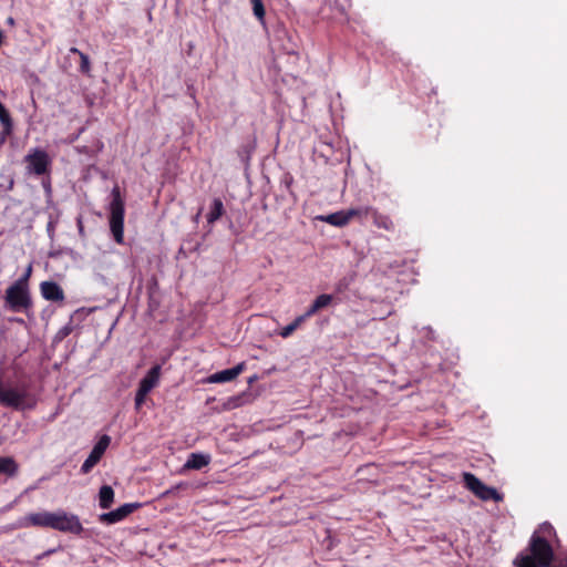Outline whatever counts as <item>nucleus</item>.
I'll use <instances>...</instances> for the list:
<instances>
[{"mask_svg": "<svg viewBox=\"0 0 567 567\" xmlns=\"http://www.w3.org/2000/svg\"><path fill=\"white\" fill-rule=\"evenodd\" d=\"M4 307L13 312L28 313L32 307V300L28 287H21L20 282H13L6 290Z\"/></svg>", "mask_w": 567, "mask_h": 567, "instance_id": "nucleus-3", "label": "nucleus"}, {"mask_svg": "<svg viewBox=\"0 0 567 567\" xmlns=\"http://www.w3.org/2000/svg\"><path fill=\"white\" fill-rule=\"evenodd\" d=\"M161 369L159 364L152 367L140 382L145 385V388L153 390L159 382Z\"/></svg>", "mask_w": 567, "mask_h": 567, "instance_id": "nucleus-15", "label": "nucleus"}, {"mask_svg": "<svg viewBox=\"0 0 567 567\" xmlns=\"http://www.w3.org/2000/svg\"><path fill=\"white\" fill-rule=\"evenodd\" d=\"M76 225H78L79 234L81 236H83L84 235V227H83V223H82V218L81 217L78 218Z\"/></svg>", "mask_w": 567, "mask_h": 567, "instance_id": "nucleus-33", "label": "nucleus"}, {"mask_svg": "<svg viewBox=\"0 0 567 567\" xmlns=\"http://www.w3.org/2000/svg\"><path fill=\"white\" fill-rule=\"evenodd\" d=\"M551 538L558 547L559 539L554 527L547 522L540 524L530 537L527 548L529 553H519L514 559V565L516 567H567V550H557L555 554L550 545Z\"/></svg>", "mask_w": 567, "mask_h": 567, "instance_id": "nucleus-1", "label": "nucleus"}, {"mask_svg": "<svg viewBox=\"0 0 567 567\" xmlns=\"http://www.w3.org/2000/svg\"><path fill=\"white\" fill-rule=\"evenodd\" d=\"M371 217L373 218L375 226L379 228L389 230L393 226L392 220L388 216L379 214L375 209L372 212Z\"/></svg>", "mask_w": 567, "mask_h": 567, "instance_id": "nucleus-22", "label": "nucleus"}, {"mask_svg": "<svg viewBox=\"0 0 567 567\" xmlns=\"http://www.w3.org/2000/svg\"><path fill=\"white\" fill-rule=\"evenodd\" d=\"M112 200L110 203V217L109 225L110 230L113 236V239L117 244H123L124 241V215H125V204L121 196V190L118 186H114L111 192Z\"/></svg>", "mask_w": 567, "mask_h": 567, "instance_id": "nucleus-2", "label": "nucleus"}, {"mask_svg": "<svg viewBox=\"0 0 567 567\" xmlns=\"http://www.w3.org/2000/svg\"><path fill=\"white\" fill-rule=\"evenodd\" d=\"M54 550H48L47 553H44L42 556H45V555H49L51 553H53Z\"/></svg>", "mask_w": 567, "mask_h": 567, "instance_id": "nucleus-37", "label": "nucleus"}, {"mask_svg": "<svg viewBox=\"0 0 567 567\" xmlns=\"http://www.w3.org/2000/svg\"><path fill=\"white\" fill-rule=\"evenodd\" d=\"M19 473V464L12 456H0V475L8 478L16 477Z\"/></svg>", "mask_w": 567, "mask_h": 567, "instance_id": "nucleus-12", "label": "nucleus"}, {"mask_svg": "<svg viewBox=\"0 0 567 567\" xmlns=\"http://www.w3.org/2000/svg\"><path fill=\"white\" fill-rule=\"evenodd\" d=\"M209 462L210 456L208 454L192 453L184 464V467L188 470H202L203 467L207 466Z\"/></svg>", "mask_w": 567, "mask_h": 567, "instance_id": "nucleus-13", "label": "nucleus"}, {"mask_svg": "<svg viewBox=\"0 0 567 567\" xmlns=\"http://www.w3.org/2000/svg\"><path fill=\"white\" fill-rule=\"evenodd\" d=\"M145 399H146L145 396H143V395L141 396V394L135 393V399H134L135 408L140 409L142 406V404L145 402Z\"/></svg>", "mask_w": 567, "mask_h": 567, "instance_id": "nucleus-30", "label": "nucleus"}, {"mask_svg": "<svg viewBox=\"0 0 567 567\" xmlns=\"http://www.w3.org/2000/svg\"><path fill=\"white\" fill-rule=\"evenodd\" d=\"M141 506L140 503H125L114 511L103 513L99 516V520L106 525H113L125 519L130 514Z\"/></svg>", "mask_w": 567, "mask_h": 567, "instance_id": "nucleus-8", "label": "nucleus"}, {"mask_svg": "<svg viewBox=\"0 0 567 567\" xmlns=\"http://www.w3.org/2000/svg\"><path fill=\"white\" fill-rule=\"evenodd\" d=\"M152 390L148 389V388H145V385H143L141 382L138 384V389L136 391V393L141 394V396H147V394L151 392Z\"/></svg>", "mask_w": 567, "mask_h": 567, "instance_id": "nucleus-29", "label": "nucleus"}, {"mask_svg": "<svg viewBox=\"0 0 567 567\" xmlns=\"http://www.w3.org/2000/svg\"><path fill=\"white\" fill-rule=\"evenodd\" d=\"M42 186L45 189V192L49 194L51 193V182L50 178H47L42 182Z\"/></svg>", "mask_w": 567, "mask_h": 567, "instance_id": "nucleus-32", "label": "nucleus"}, {"mask_svg": "<svg viewBox=\"0 0 567 567\" xmlns=\"http://www.w3.org/2000/svg\"><path fill=\"white\" fill-rule=\"evenodd\" d=\"M50 528L74 535H81L84 532V528L79 516L73 513L65 512L63 509L51 512Z\"/></svg>", "mask_w": 567, "mask_h": 567, "instance_id": "nucleus-4", "label": "nucleus"}, {"mask_svg": "<svg viewBox=\"0 0 567 567\" xmlns=\"http://www.w3.org/2000/svg\"><path fill=\"white\" fill-rule=\"evenodd\" d=\"M224 204L220 198H214L209 213L207 214V223L213 225L224 214Z\"/></svg>", "mask_w": 567, "mask_h": 567, "instance_id": "nucleus-18", "label": "nucleus"}, {"mask_svg": "<svg viewBox=\"0 0 567 567\" xmlns=\"http://www.w3.org/2000/svg\"><path fill=\"white\" fill-rule=\"evenodd\" d=\"M54 230H55V224L54 221L50 220L47 225V231H48V235L50 237H53L54 236Z\"/></svg>", "mask_w": 567, "mask_h": 567, "instance_id": "nucleus-31", "label": "nucleus"}, {"mask_svg": "<svg viewBox=\"0 0 567 567\" xmlns=\"http://www.w3.org/2000/svg\"><path fill=\"white\" fill-rule=\"evenodd\" d=\"M357 274L354 271H350L346 274L343 277L338 279L334 284V291L337 295L344 293L355 281Z\"/></svg>", "mask_w": 567, "mask_h": 567, "instance_id": "nucleus-16", "label": "nucleus"}, {"mask_svg": "<svg viewBox=\"0 0 567 567\" xmlns=\"http://www.w3.org/2000/svg\"><path fill=\"white\" fill-rule=\"evenodd\" d=\"M115 493L112 486L103 485L99 491V506L109 509L114 503Z\"/></svg>", "mask_w": 567, "mask_h": 567, "instance_id": "nucleus-14", "label": "nucleus"}, {"mask_svg": "<svg viewBox=\"0 0 567 567\" xmlns=\"http://www.w3.org/2000/svg\"><path fill=\"white\" fill-rule=\"evenodd\" d=\"M40 290L42 297L49 301H63L65 298L63 289L54 281H43Z\"/></svg>", "mask_w": 567, "mask_h": 567, "instance_id": "nucleus-9", "label": "nucleus"}, {"mask_svg": "<svg viewBox=\"0 0 567 567\" xmlns=\"http://www.w3.org/2000/svg\"><path fill=\"white\" fill-rule=\"evenodd\" d=\"M80 72L89 75L91 72V62L89 55H86L85 53H80Z\"/></svg>", "mask_w": 567, "mask_h": 567, "instance_id": "nucleus-25", "label": "nucleus"}, {"mask_svg": "<svg viewBox=\"0 0 567 567\" xmlns=\"http://www.w3.org/2000/svg\"><path fill=\"white\" fill-rule=\"evenodd\" d=\"M303 322L302 317L298 316L291 323L287 324L279 331V336L284 339L289 338Z\"/></svg>", "mask_w": 567, "mask_h": 567, "instance_id": "nucleus-21", "label": "nucleus"}, {"mask_svg": "<svg viewBox=\"0 0 567 567\" xmlns=\"http://www.w3.org/2000/svg\"><path fill=\"white\" fill-rule=\"evenodd\" d=\"M51 527V512L30 513L25 516L19 517L13 523V528H29V527Z\"/></svg>", "mask_w": 567, "mask_h": 567, "instance_id": "nucleus-7", "label": "nucleus"}, {"mask_svg": "<svg viewBox=\"0 0 567 567\" xmlns=\"http://www.w3.org/2000/svg\"><path fill=\"white\" fill-rule=\"evenodd\" d=\"M199 216H200V212H198L197 215L195 216V221H197L199 219Z\"/></svg>", "mask_w": 567, "mask_h": 567, "instance_id": "nucleus-36", "label": "nucleus"}, {"mask_svg": "<svg viewBox=\"0 0 567 567\" xmlns=\"http://www.w3.org/2000/svg\"><path fill=\"white\" fill-rule=\"evenodd\" d=\"M463 482H464L465 487L467 489H470L475 496L478 495V493L484 484L474 474L468 473V472L463 473Z\"/></svg>", "mask_w": 567, "mask_h": 567, "instance_id": "nucleus-17", "label": "nucleus"}, {"mask_svg": "<svg viewBox=\"0 0 567 567\" xmlns=\"http://www.w3.org/2000/svg\"><path fill=\"white\" fill-rule=\"evenodd\" d=\"M0 123L3 126V128L0 133L11 135L13 132V122L10 116V113L8 112V110L1 102H0Z\"/></svg>", "mask_w": 567, "mask_h": 567, "instance_id": "nucleus-19", "label": "nucleus"}, {"mask_svg": "<svg viewBox=\"0 0 567 567\" xmlns=\"http://www.w3.org/2000/svg\"><path fill=\"white\" fill-rule=\"evenodd\" d=\"M332 300H333V296L332 295L322 293V295H319L313 300V302L316 303L318 309L321 310V309L327 308L328 306H330Z\"/></svg>", "mask_w": 567, "mask_h": 567, "instance_id": "nucleus-24", "label": "nucleus"}, {"mask_svg": "<svg viewBox=\"0 0 567 567\" xmlns=\"http://www.w3.org/2000/svg\"><path fill=\"white\" fill-rule=\"evenodd\" d=\"M348 212L353 213L351 215V219L357 217L360 220H363V219L372 216V212H374V208H372L370 206H360V207H355V208H350V209H348Z\"/></svg>", "mask_w": 567, "mask_h": 567, "instance_id": "nucleus-23", "label": "nucleus"}, {"mask_svg": "<svg viewBox=\"0 0 567 567\" xmlns=\"http://www.w3.org/2000/svg\"><path fill=\"white\" fill-rule=\"evenodd\" d=\"M481 498L482 501H495L501 502L503 499V495L499 494L494 487H489L485 484H483L478 495L476 496Z\"/></svg>", "mask_w": 567, "mask_h": 567, "instance_id": "nucleus-20", "label": "nucleus"}, {"mask_svg": "<svg viewBox=\"0 0 567 567\" xmlns=\"http://www.w3.org/2000/svg\"><path fill=\"white\" fill-rule=\"evenodd\" d=\"M31 269H32L31 266H29L27 271H25V274L21 278H19L16 282H20L21 287H28L27 282H28V279H29V277L31 275Z\"/></svg>", "mask_w": 567, "mask_h": 567, "instance_id": "nucleus-28", "label": "nucleus"}, {"mask_svg": "<svg viewBox=\"0 0 567 567\" xmlns=\"http://www.w3.org/2000/svg\"><path fill=\"white\" fill-rule=\"evenodd\" d=\"M70 53H72V54H78V55L80 56V53H83V52H82V51H80L78 48H74V47H73V48H71V49H70Z\"/></svg>", "mask_w": 567, "mask_h": 567, "instance_id": "nucleus-34", "label": "nucleus"}, {"mask_svg": "<svg viewBox=\"0 0 567 567\" xmlns=\"http://www.w3.org/2000/svg\"><path fill=\"white\" fill-rule=\"evenodd\" d=\"M7 23H8L9 25H14V19H13L12 17H9V18L7 19Z\"/></svg>", "mask_w": 567, "mask_h": 567, "instance_id": "nucleus-35", "label": "nucleus"}, {"mask_svg": "<svg viewBox=\"0 0 567 567\" xmlns=\"http://www.w3.org/2000/svg\"><path fill=\"white\" fill-rule=\"evenodd\" d=\"M245 369V363L240 362L237 365L225 369L223 371H218L209 377V381L213 383H224L229 382L237 378Z\"/></svg>", "mask_w": 567, "mask_h": 567, "instance_id": "nucleus-10", "label": "nucleus"}, {"mask_svg": "<svg viewBox=\"0 0 567 567\" xmlns=\"http://www.w3.org/2000/svg\"><path fill=\"white\" fill-rule=\"evenodd\" d=\"M254 14L262 20L265 17V8L261 0H251Z\"/></svg>", "mask_w": 567, "mask_h": 567, "instance_id": "nucleus-26", "label": "nucleus"}, {"mask_svg": "<svg viewBox=\"0 0 567 567\" xmlns=\"http://www.w3.org/2000/svg\"><path fill=\"white\" fill-rule=\"evenodd\" d=\"M24 163L27 174L42 176L49 174L52 162L44 150L34 147L24 156Z\"/></svg>", "mask_w": 567, "mask_h": 567, "instance_id": "nucleus-5", "label": "nucleus"}, {"mask_svg": "<svg viewBox=\"0 0 567 567\" xmlns=\"http://www.w3.org/2000/svg\"><path fill=\"white\" fill-rule=\"evenodd\" d=\"M318 311H319L318 307L316 306L315 302H312L310 305V307L308 308V310L303 315H301L300 317H302V320L306 321L308 318H310L311 316H313Z\"/></svg>", "mask_w": 567, "mask_h": 567, "instance_id": "nucleus-27", "label": "nucleus"}, {"mask_svg": "<svg viewBox=\"0 0 567 567\" xmlns=\"http://www.w3.org/2000/svg\"><path fill=\"white\" fill-rule=\"evenodd\" d=\"M353 213L346 210H339L329 215H320L317 219L330 224L336 227H343L351 220Z\"/></svg>", "mask_w": 567, "mask_h": 567, "instance_id": "nucleus-11", "label": "nucleus"}, {"mask_svg": "<svg viewBox=\"0 0 567 567\" xmlns=\"http://www.w3.org/2000/svg\"><path fill=\"white\" fill-rule=\"evenodd\" d=\"M111 439L109 435H103L97 441V443L93 446L89 456L85 458L81 466V473L87 474L92 471V468L100 462L106 449L109 447Z\"/></svg>", "mask_w": 567, "mask_h": 567, "instance_id": "nucleus-6", "label": "nucleus"}]
</instances>
